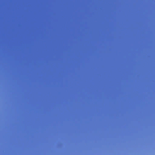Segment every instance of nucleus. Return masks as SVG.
Segmentation results:
<instances>
[{
	"mask_svg": "<svg viewBox=\"0 0 155 155\" xmlns=\"http://www.w3.org/2000/svg\"><path fill=\"white\" fill-rule=\"evenodd\" d=\"M23 11V10H0V11Z\"/></svg>",
	"mask_w": 155,
	"mask_h": 155,
	"instance_id": "f257e3e1",
	"label": "nucleus"
},
{
	"mask_svg": "<svg viewBox=\"0 0 155 155\" xmlns=\"http://www.w3.org/2000/svg\"><path fill=\"white\" fill-rule=\"evenodd\" d=\"M0 10H23V9H0Z\"/></svg>",
	"mask_w": 155,
	"mask_h": 155,
	"instance_id": "f03ea898",
	"label": "nucleus"
}]
</instances>
